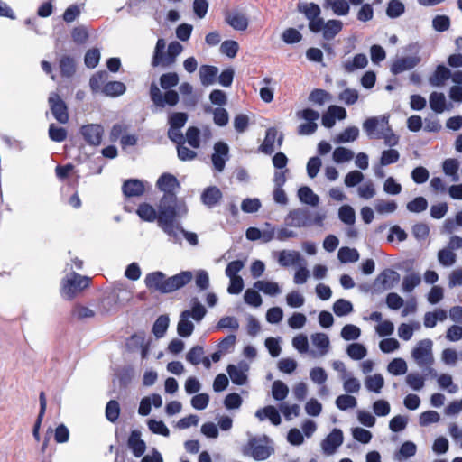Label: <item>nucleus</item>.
<instances>
[{
    "label": "nucleus",
    "mask_w": 462,
    "mask_h": 462,
    "mask_svg": "<svg viewBox=\"0 0 462 462\" xmlns=\"http://www.w3.org/2000/svg\"><path fill=\"white\" fill-rule=\"evenodd\" d=\"M298 11L304 14L308 20L309 29L314 33L320 32V26L323 24V18L320 17V7L314 3H300Z\"/></svg>",
    "instance_id": "9"
},
{
    "label": "nucleus",
    "mask_w": 462,
    "mask_h": 462,
    "mask_svg": "<svg viewBox=\"0 0 462 462\" xmlns=\"http://www.w3.org/2000/svg\"><path fill=\"white\" fill-rule=\"evenodd\" d=\"M183 51V46L178 42H172L169 44L167 57L163 58L162 66H169L175 61V58Z\"/></svg>",
    "instance_id": "40"
},
{
    "label": "nucleus",
    "mask_w": 462,
    "mask_h": 462,
    "mask_svg": "<svg viewBox=\"0 0 462 462\" xmlns=\"http://www.w3.org/2000/svg\"><path fill=\"white\" fill-rule=\"evenodd\" d=\"M399 281L400 274L390 269H386L382 272L376 279V282L380 283L384 290L392 289L399 282Z\"/></svg>",
    "instance_id": "26"
},
{
    "label": "nucleus",
    "mask_w": 462,
    "mask_h": 462,
    "mask_svg": "<svg viewBox=\"0 0 462 462\" xmlns=\"http://www.w3.org/2000/svg\"><path fill=\"white\" fill-rule=\"evenodd\" d=\"M145 185L142 180L133 179L123 185V192L126 197H139L144 193Z\"/></svg>",
    "instance_id": "29"
},
{
    "label": "nucleus",
    "mask_w": 462,
    "mask_h": 462,
    "mask_svg": "<svg viewBox=\"0 0 462 462\" xmlns=\"http://www.w3.org/2000/svg\"><path fill=\"white\" fill-rule=\"evenodd\" d=\"M343 382V389L347 393H357L360 391L361 383L359 380L354 377L351 374L344 375L341 379Z\"/></svg>",
    "instance_id": "44"
},
{
    "label": "nucleus",
    "mask_w": 462,
    "mask_h": 462,
    "mask_svg": "<svg viewBox=\"0 0 462 462\" xmlns=\"http://www.w3.org/2000/svg\"><path fill=\"white\" fill-rule=\"evenodd\" d=\"M226 22L236 31H245L248 27V18L245 14L239 11H232L226 16Z\"/></svg>",
    "instance_id": "21"
},
{
    "label": "nucleus",
    "mask_w": 462,
    "mask_h": 462,
    "mask_svg": "<svg viewBox=\"0 0 462 462\" xmlns=\"http://www.w3.org/2000/svg\"><path fill=\"white\" fill-rule=\"evenodd\" d=\"M384 385V379L382 374H374L369 375L365 380V388L375 393H380Z\"/></svg>",
    "instance_id": "32"
},
{
    "label": "nucleus",
    "mask_w": 462,
    "mask_h": 462,
    "mask_svg": "<svg viewBox=\"0 0 462 462\" xmlns=\"http://www.w3.org/2000/svg\"><path fill=\"white\" fill-rule=\"evenodd\" d=\"M344 436L339 429H334L320 444L322 452L326 456H331L336 453L337 449L343 444Z\"/></svg>",
    "instance_id": "13"
},
{
    "label": "nucleus",
    "mask_w": 462,
    "mask_h": 462,
    "mask_svg": "<svg viewBox=\"0 0 462 462\" xmlns=\"http://www.w3.org/2000/svg\"><path fill=\"white\" fill-rule=\"evenodd\" d=\"M363 129L370 138L383 139L389 147L395 146L399 138L391 130L386 116H374L366 119Z\"/></svg>",
    "instance_id": "2"
},
{
    "label": "nucleus",
    "mask_w": 462,
    "mask_h": 462,
    "mask_svg": "<svg viewBox=\"0 0 462 462\" xmlns=\"http://www.w3.org/2000/svg\"><path fill=\"white\" fill-rule=\"evenodd\" d=\"M420 49V47L417 43L411 44L408 50L413 54L396 59L391 66L392 73L396 75L415 68L421 60Z\"/></svg>",
    "instance_id": "8"
},
{
    "label": "nucleus",
    "mask_w": 462,
    "mask_h": 462,
    "mask_svg": "<svg viewBox=\"0 0 462 462\" xmlns=\"http://www.w3.org/2000/svg\"><path fill=\"white\" fill-rule=\"evenodd\" d=\"M146 286L162 293H169V279L162 272H153L148 273L144 279Z\"/></svg>",
    "instance_id": "14"
},
{
    "label": "nucleus",
    "mask_w": 462,
    "mask_h": 462,
    "mask_svg": "<svg viewBox=\"0 0 462 462\" xmlns=\"http://www.w3.org/2000/svg\"><path fill=\"white\" fill-rule=\"evenodd\" d=\"M222 194L217 187L207 189L202 194V201L208 207L215 206L221 199Z\"/></svg>",
    "instance_id": "37"
},
{
    "label": "nucleus",
    "mask_w": 462,
    "mask_h": 462,
    "mask_svg": "<svg viewBox=\"0 0 462 462\" xmlns=\"http://www.w3.org/2000/svg\"><path fill=\"white\" fill-rule=\"evenodd\" d=\"M164 199L169 200L166 204H168L171 209H175L177 206L183 202L182 200H179L175 195H164L160 200L158 212L152 205L148 203H141L136 209V214L143 221L154 222L156 220L159 225V219L162 215V203L164 202Z\"/></svg>",
    "instance_id": "5"
},
{
    "label": "nucleus",
    "mask_w": 462,
    "mask_h": 462,
    "mask_svg": "<svg viewBox=\"0 0 462 462\" xmlns=\"http://www.w3.org/2000/svg\"><path fill=\"white\" fill-rule=\"evenodd\" d=\"M430 106L436 113H442L447 107L446 97L443 93L433 92L430 96Z\"/></svg>",
    "instance_id": "35"
},
{
    "label": "nucleus",
    "mask_w": 462,
    "mask_h": 462,
    "mask_svg": "<svg viewBox=\"0 0 462 462\" xmlns=\"http://www.w3.org/2000/svg\"><path fill=\"white\" fill-rule=\"evenodd\" d=\"M147 425L153 434L164 437H168L170 435V430L162 420L151 419L147 421Z\"/></svg>",
    "instance_id": "60"
},
{
    "label": "nucleus",
    "mask_w": 462,
    "mask_h": 462,
    "mask_svg": "<svg viewBox=\"0 0 462 462\" xmlns=\"http://www.w3.org/2000/svg\"><path fill=\"white\" fill-rule=\"evenodd\" d=\"M456 254L450 249L443 248L438 253L439 263L445 267L453 265L456 263Z\"/></svg>",
    "instance_id": "55"
},
{
    "label": "nucleus",
    "mask_w": 462,
    "mask_h": 462,
    "mask_svg": "<svg viewBox=\"0 0 462 462\" xmlns=\"http://www.w3.org/2000/svg\"><path fill=\"white\" fill-rule=\"evenodd\" d=\"M343 339L346 341L356 340L361 335L360 328L353 324H347L343 327L340 333Z\"/></svg>",
    "instance_id": "62"
},
{
    "label": "nucleus",
    "mask_w": 462,
    "mask_h": 462,
    "mask_svg": "<svg viewBox=\"0 0 462 462\" xmlns=\"http://www.w3.org/2000/svg\"><path fill=\"white\" fill-rule=\"evenodd\" d=\"M420 328V325L418 322H414L411 324L402 323L398 327V330H397L398 336L402 340L408 341L412 337L414 330H417Z\"/></svg>",
    "instance_id": "47"
},
{
    "label": "nucleus",
    "mask_w": 462,
    "mask_h": 462,
    "mask_svg": "<svg viewBox=\"0 0 462 462\" xmlns=\"http://www.w3.org/2000/svg\"><path fill=\"white\" fill-rule=\"evenodd\" d=\"M254 287L263 294L275 297L282 293V288L278 282L268 280H259L254 282Z\"/></svg>",
    "instance_id": "28"
},
{
    "label": "nucleus",
    "mask_w": 462,
    "mask_h": 462,
    "mask_svg": "<svg viewBox=\"0 0 462 462\" xmlns=\"http://www.w3.org/2000/svg\"><path fill=\"white\" fill-rule=\"evenodd\" d=\"M296 116L299 120L305 121L298 126V134L300 135H310L316 132L318 128L317 120L319 118V112L311 109L305 108L296 112Z\"/></svg>",
    "instance_id": "10"
},
{
    "label": "nucleus",
    "mask_w": 462,
    "mask_h": 462,
    "mask_svg": "<svg viewBox=\"0 0 462 462\" xmlns=\"http://www.w3.org/2000/svg\"><path fill=\"white\" fill-rule=\"evenodd\" d=\"M374 208L379 214H391L397 209V203L393 200H377Z\"/></svg>",
    "instance_id": "63"
},
{
    "label": "nucleus",
    "mask_w": 462,
    "mask_h": 462,
    "mask_svg": "<svg viewBox=\"0 0 462 462\" xmlns=\"http://www.w3.org/2000/svg\"><path fill=\"white\" fill-rule=\"evenodd\" d=\"M439 388L448 391L449 393L457 392L458 387L453 383L452 376L448 374H441L437 377Z\"/></svg>",
    "instance_id": "50"
},
{
    "label": "nucleus",
    "mask_w": 462,
    "mask_h": 462,
    "mask_svg": "<svg viewBox=\"0 0 462 462\" xmlns=\"http://www.w3.org/2000/svg\"><path fill=\"white\" fill-rule=\"evenodd\" d=\"M323 8L331 10L337 16H346L350 11V5L346 0H324Z\"/></svg>",
    "instance_id": "25"
},
{
    "label": "nucleus",
    "mask_w": 462,
    "mask_h": 462,
    "mask_svg": "<svg viewBox=\"0 0 462 462\" xmlns=\"http://www.w3.org/2000/svg\"><path fill=\"white\" fill-rule=\"evenodd\" d=\"M346 353L351 359L361 360L367 355V349L360 343H352L348 345Z\"/></svg>",
    "instance_id": "45"
},
{
    "label": "nucleus",
    "mask_w": 462,
    "mask_h": 462,
    "mask_svg": "<svg viewBox=\"0 0 462 462\" xmlns=\"http://www.w3.org/2000/svg\"><path fill=\"white\" fill-rule=\"evenodd\" d=\"M417 447L413 442L406 441L401 446L399 452L395 455V458L399 461L407 459L414 456Z\"/></svg>",
    "instance_id": "52"
},
{
    "label": "nucleus",
    "mask_w": 462,
    "mask_h": 462,
    "mask_svg": "<svg viewBox=\"0 0 462 462\" xmlns=\"http://www.w3.org/2000/svg\"><path fill=\"white\" fill-rule=\"evenodd\" d=\"M286 303L291 308H300L305 303L304 296L298 291H291L286 295Z\"/></svg>",
    "instance_id": "64"
},
{
    "label": "nucleus",
    "mask_w": 462,
    "mask_h": 462,
    "mask_svg": "<svg viewBox=\"0 0 462 462\" xmlns=\"http://www.w3.org/2000/svg\"><path fill=\"white\" fill-rule=\"evenodd\" d=\"M170 319L168 316L162 315L154 322L152 327V332L158 338L162 337L166 333L169 327Z\"/></svg>",
    "instance_id": "51"
},
{
    "label": "nucleus",
    "mask_w": 462,
    "mask_h": 462,
    "mask_svg": "<svg viewBox=\"0 0 462 462\" xmlns=\"http://www.w3.org/2000/svg\"><path fill=\"white\" fill-rule=\"evenodd\" d=\"M407 369V364L402 358H394L387 365V371L393 375H402Z\"/></svg>",
    "instance_id": "46"
},
{
    "label": "nucleus",
    "mask_w": 462,
    "mask_h": 462,
    "mask_svg": "<svg viewBox=\"0 0 462 462\" xmlns=\"http://www.w3.org/2000/svg\"><path fill=\"white\" fill-rule=\"evenodd\" d=\"M273 452V441L264 435L250 438L242 448L245 456L251 457L256 461L266 460Z\"/></svg>",
    "instance_id": "4"
},
{
    "label": "nucleus",
    "mask_w": 462,
    "mask_h": 462,
    "mask_svg": "<svg viewBox=\"0 0 462 462\" xmlns=\"http://www.w3.org/2000/svg\"><path fill=\"white\" fill-rule=\"evenodd\" d=\"M125 91V86L124 83L119 81H106L100 93L107 97H117L124 94Z\"/></svg>",
    "instance_id": "33"
},
{
    "label": "nucleus",
    "mask_w": 462,
    "mask_h": 462,
    "mask_svg": "<svg viewBox=\"0 0 462 462\" xmlns=\"http://www.w3.org/2000/svg\"><path fill=\"white\" fill-rule=\"evenodd\" d=\"M207 313L206 308L198 300V299L191 300V310H184L180 315V319L177 325V333L180 337H189L194 331V324L190 320L192 318L196 322L203 319Z\"/></svg>",
    "instance_id": "3"
},
{
    "label": "nucleus",
    "mask_w": 462,
    "mask_h": 462,
    "mask_svg": "<svg viewBox=\"0 0 462 462\" xmlns=\"http://www.w3.org/2000/svg\"><path fill=\"white\" fill-rule=\"evenodd\" d=\"M406 383L414 391H420L425 385V379L418 373H410L405 378Z\"/></svg>",
    "instance_id": "58"
},
{
    "label": "nucleus",
    "mask_w": 462,
    "mask_h": 462,
    "mask_svg": "<svg viewBox=\"0 0 462 462\" xmlns=\"http://www.w3.org/2000/svg\"><path fill=\"white\" fill-rule=\"evenodd\" d=\"M255 417L260 421H263L264 420L268 419L272 424L275 426L280 425L282 421L278 410L272 405L257 410L255 412Z\"/></svg>",
    "instance_id": "27"
},
{
    "label": "nucleus",
    "mask_w": 462,
    "mask_h": 462,
    "mask_svg": "<svg viewBox=\"0 0 462 462\" xmlns=\"http://www.w3.org/2000/svg\"><path fill=\"white\" fill-rule=\"evenodd\" d=\"M459 162L456 159H448L443 162V171L446 175L451 177V180L457 182L459 180L458 175Z\"/></svg>",
    "instance_id": "41"
},
{
    "label": "nucleus",
    "mask_w": 462,
    "mask_h": 462,
    "mask_svg": "<svg viewBox=\"0 0 462 462\" xmlns=\"http://www.w3.org/2000/svg\"><path fill=\"white\" fill-rule=\"evenodd\" d=\"M108 79V74L106 71H99L94 74L90 80L89 86L94 93H98L102 90L104 85Z\"/></svg>",
    "instance_id": "42"
},
{
    "label": "nucleus",
    "mask_w": 462,
    "mask_h": 462,
    "mask_svg": "<svg viewBox=\"0 0 462 462\" xmlns=\"http://www.w3.org/2000/svg\"><path fill=\"white\" fill-rule=\"evenodd\" d=\"M311 348L309 355L313 358L326 356L330 349V341L325 333H314L310 336Z\"/></svg>",
    "instance_id": "11"
},
{
    "label": "nucleus",
    "mask_w": 462,
    "mask_h": 462,
    "mask_svg": "<svg viewBox=\"0 0 462 462\" xmlns=\"http://www.w3.org/2000/svg\"><path fill=\"white\" fill-rule=\"evenodd\" d=\"M298 198L300 202L311 207H316L319 203V197L308 186H303L299 189Z\"/></svg>",
    "instance_id": "31"
},
{
    "label": "nucleus",
    "mask_w": 462,
    "mask_h": 462,
    "mask_svg": "<svg viewBox=\"0 0 462 462\" xmlns=\"http://www.w3.org/2000/svg\"><path fill=\"white\" fill-rule=\"evenodd\" d=\"M333 311L338 317L346 316L353 311V305L350 301L340 299L334 303Z\"/></svg>",
    "instance_id": "57"
},
{
    "label": "nucleus",
    "mask_w": 462,
    "mask_h": 462,
    "mask_svg": "<svg viewBox=\"0 0 462 462\" xmlns=\"http://www.w3.org/2000/svg\"><path fill=\"white\" fill-rule=\"evenodd\" d=\"M48 102L54 118L60 124L68 123V108L61 97L57 93L52 92L50 94Z\"/></svg>",
    "instance_id": "12"
},
{
    "label": "nucleus",
    "mask_w": 462,
    "mask_h": 462,
    "mask_svg": "<svg viewBox=\"0 0 462 462\" xmlns=\"http://www.w3.org/2000/svg\"><path fill=\"white\" fill-rule=\"evenodd\" d=\"M346 117V111L344 107L338 106H330L328 111L322 116V125L327 128H331L336 119H345Z\"/></svg>",
    "instance_id": "20"
},
{
    "label": "nucleus",
    "mask_w": 462,
    "mask_h": 462,
    "mask_svg": "<svg viewBox=\"0 0 462 462\" xmlns=\"http://www.w3.org/2000/svg\"><path fill=\"white\" fill-rule=\"evenodd\" d=\"M89 282L90 279L88 277L72 272L62 279L60 294L65 300H70L86 289Z\"/></svg>",
    "instance_id": "6"
},
{
    "label": "nucleus",
    "mask_w": 462,
    "mask_h": 462,
    "mask_svg": "<svg viewBox=\"0 0 462 462\" xmlns=\"http://www.w3.org/2000/svg\"><path fill=\"white\" fill-rule=\"evenodd\" d=\"M289 393L288 386L282 381H275L272 386V395L277 401L284 400Z\"/></svg>",
    "instance_id": "61"
},
{
    "label": "nucleus",
    "mask_w": 462,
    "mask_h": 462,
    "mask_svg": "<svg viewBox=\"0 0 462 462\" xmlns=\"http://www.w3.org/2000/svg\"><path fill=\"white\" fill-rule=\"evenodd\" d=\"M433 343L430 339L420 340L411 351V357L419 367L428 369L434 363Z\"/></svg>",
    "instance_id": "7"
},
{
    "label": "nucleus",
    "mask_w": 462,
    "mask_h": 462,
    "mask_svg": "<svg viewBox=\"0 0 462 462\" xmlns=\"http://www.w3.org/2000/svg\"><path fill=\"white\" fill-rule=\"evenodd\" d=\"M193 277V274L189 271L181 272L176 275L169 277V287L170 292L180 289L187 283H189Z\"/></svg>",
    "instance_id": "30"
},
{
    "label": "nucleus",
    "mask_w": 462,
    "mask_h": 462,
    "mask_svg": "<svg viewBox=\"0 0 462 462\" xmlns=\"http://www.w3.org/2000/svg\"><path fill=\"white\" fill-rule=\"evenodd\" d=\"M127 445L136 457H142L146 449V444L142 439L139 430H133L131 432Z\"/></svg>",
    "instance_id": "23"
},
{
    "label": "nucleus",
    "mask_w": 462,
    "mask_h": 462,
    "mask_svg": "<svg viewBox=\"0 0 462 462\" xmlns=\"http://www.w3.org/2000/svg\"><path fill=\"white\" fill-rule=\"evenodd\" d=\"M400 153L395 149L383 150L380 157V166H387L398 162Z\"/></svg>",
    "instance_id": "59"
},
{
    "label": "nucleus",
    "mask_w": 462,
    "mask_h": 462,
    "mask_svg": "<svg viewBox=\"0 0 462 462\" xmlns=\"http://www.w3.org/2000/svg\"><path fill=\"white\" fill-rule=\"evenodd\" d=\"M272 255L277 260L279 265L284 268L295 265L301 260L300 254L295 250L283 249L273 251Z\"/></svg>",
    "instance_id": "16"
},
{
    "label": "nucleus",
    "mask_w": 462,
    "mask_h": 462,
    "mask_svg": "<svg viewBox=\"0 0 462 462\" xmlns=\"http://www.w3.org/2000/svg\"><path fill=\"white\" fill-rule=\"evenodd\" d=\"M228 145L223 142H217L214 145L212 162L217 171H222L224 170L226 162L228 160Z\"/></svg>",
    "instance_id": "18"
},
{
    "label": "nucleus",
    "mask_w": 462,
    "mask_h": 462,
    "mask_svg": "<svg viewBox=\"0 0 462 462\" xmlns=\"http://www.w3.org/2000/svg\"><path fill=\"white\" fill-rule=\"evenodd\" d=\"M332 158L336 163L348 162L354 158V152L350 149L340 146L334 150Z\"/></svg>",
    "instance_id": "43"
},
{
    "label": "nucleus",
    "mask_w": 462,
    "mask_h": 462,
    "mask_svg": "<svg viewBox=\"0 0 462 462\" xmlns=\"http://www.w3.org/2000/svg\"><path fill=\"white\" fill-rule=\"evenodd\" d=\"M103 133V127L98 124H88L80 128V134L84 140L93 146H97L101 143Z\"/></svg>",
    "instance_id": "15"
},
{
    "label": "nucleus",
    "mask_w": 462,
    "mask_h": 462,
    "mask_svg": "<svg viewBox=\"0 0 462 462\" xmlns=\"http://www.w3.org/2000/svg\"><path fill=\"white\" fill-rule=\"evenodd\" d=\"M257 289L249 288L245 290L244 293V300L247 305H250L254 308H258L263 303L262 296L256 291Z\"/></svg>",
    "instance_id": "53"
},
{
    "label": "nucleus",
    "mask_w": 462,
    "mask_h": 462,
    "mask_svg": "<svg viewBox=\"0 0 462 462\" xmlns=\"http://www.w3.org/2000/svg\"><path fill=\"white\" fill-rule=\"evenodd\" d=\"M359 136V129L356 126L346 128L342 133L334 137L336 143L354 142Z\"/></svg>",
    "instance_id": "36"
},
{
    "label": "nucleus",
    "mask_w": 462,
    "mask_h": 462,
    "mask_svg": "<svg viewBox=\"0 0 462 462\" xmlns=\"http://www.w3.org/2000/svg\"><path fill=\"white\" fill-rule=\"evenodd\" d=\"M356 405V397L350 394H341L336 399V406L341 411L355 408Z\"/></svg>",
    "instance_id": "54"
},
{
    "label": "nucleus",
    "mask_w": 462,
    "mask_h": 462,
    "mask_svg": "<svg viewBox=\"0 0 462 462\" xmlns=\"http://www.w3.org/2000/svg\"><path fill=\"white\" fill-rule=\"evenodd\" d=\"M277 138V131L274 128H270L266 132V135L263 144L261 145L262 152L271 153L274 151L275 141Z\"/></svg>",
    "instance_id": "48"
},
{
    "label": "nucleus",
    "mask_w": 462,
    "mask_h": 462,
    "mask_svg": "<svg viewBox=\"0 0 462 462\" xmlns=\"http://www.w3.org/2000/svg\"><path fill=\"white\" fill-rule=\"evenodd\" d=\"M320 27V32H322L323 38L329 41L341 32L343 23L337 19H331L327 22L323 20V24Z\"/></svg>",
    "instance_id": "22"
},
{
    "label": "nucleus",
    "mask_w": 462,
    "mask_h": 462,
    "mask_svg": "<svg viewBox=\"0 0 462 462\" xmlns=\"http://www.w3.org/2000/svg\"><path fill=\"white\" fill-rule=\"evenodd\" d=\"M368 64L366 55L359 53L353 58H348L341 62V68L346 73H353L356 70L365 68Z\"/></svg>",
    "instance_id": "19"
},
{
    "label": "nucleus",
    "mask_w": 462,
    "mask_h": 462,
    "mask_svg": "<svg viewBox=\"0 0 462 462\" xmlns=\"http://www.w3.org/2000/svg\"><path fill=\"white\" fill-rule=\"evenodd\" d=\"M169 200L164 199L162 203V211L159 219V227L169 236L174 243H180L184 237L189 244L196 245L198 244V236L193 232L185 231L180 225V219L184 217L188 213V208L183 201L175 208L171 209L166 204Z\"/></svg>",
    "instance_id": "1"
},
{
    "label": "nucleus",
    "mask_w": 462,
    "mask_h": 462,
    "mask_svg": "<svg viewBox=\"0 0 462 462\" xmlns=\"http://www.w3.org/2000/svg\"><path fill=\"white\" fill-rule=\"evenodd\" d=\"M450 77V71L445 66H438L434 74L430 78V83L432 86L439 87Z\"/></svg>",
    "instance_id": "39"
},
{
    "label": "nucleus",
    "mask_w": 462,
    "mask_h": 462,
    "mask_svg": "<svg viewBox=\"0 0 462 462\" xmlns=\"http://www.w3.org/2000/svg\"><path fill=\"white\" fill-rule=\"evenodd\" d=\"M405 11V6L400 0L389 1L386 8V14L390 18H397L401 16Z\"/></svg>",
    "instance_id": "56"
},
{
    "label": "nucleus",
    "mask_w": 462,
    "mask_h": 462,
    "mask_svg": "<svg viewBox=\"0 0 462 462\" xmlns=\"http://www.w3.org/2000/svg\"><path fill=\"white\" fill-rule=\"evenodd\" d=\"M180 186L175 176L170 173L162 174L157 180V187L164 195H173L172 192Z\"/></svg>",
    "instance_id": "24"
},
{
    "label": "nucleus",
    "mask_w": 462,
    "mask_h": 462,
    "mask_svg": "<svg viewBox=\"0 0 462 462\" xmlns=\"http://www.w3.org/2000/svg\"><path fill=\"white\" fill-rule=\"evenodd\" d=\"M249 370L247 363L241 361L236 365H229L226 368L231 381L237 385H244L246 383V373Z\"/></svg>",
    "instance_id": "17"
},
{
    "label": "nucleus",
    "mask_w": 462,
    "mask_h": 462,
    "mask_svg": "<svg viewBox=\"0 0 462 462\" xmlns=\"http://www.w3.org/2000/svg\"><path fill=\"white\" fill-rule=\"evenodd\" d=\"M338 217L346 225L352 226L356 222V213L349 205H344L338 209Z\"/></svg>",
    "instance_id": "49"
},
{
    "label": "nucleus",
    "mask_w": 462,
    "mask_h": 462,
    "mask_svg": "<svg viewBox=\"0 0 462 462\" xmlns=\"http://www.w3.org/2000/svg\"><path fill=\"white\" fill-rule=\"evenodd\" d=\"M337 258L342 263H356L359 259V253L355 248L345 246L338 250Z\"/></svg>",
    "instance_id": "38"
},
{
    "label": "nucleus",
    "mask_w": 462,
    "mask_h": 462,
    "mask_svg": "<svg viewBox=\"0 0 462 462\" xmlns=\"http://www.w3.org/2000/svg\"><path fill=\"white\" fill-rule=\"evenodd\" d=\"M217 69L213 66L203 65L199 69V78L204 86L212 85L215 82Z\"/></svg>",
    "instance_id": "34"
}]
</instances>
